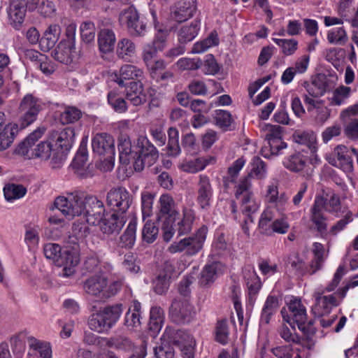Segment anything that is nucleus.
I'll return each mask as SVG.
<instances>
[{
  "instance_id": "0e129e2a",
  "label": "nucleus",
  "mask_w": 358,
  "mask_h": 358,
  "mask_svg": "<svg viewBox=\"0 0 358 358\" xmlns=\"http://www.w3.org/2000/svg\"><path fill=\"white\" fill-rule=\"evenodd\" d=\"M229 336L228 326L226 320L218 321L215 330L216 341L222 344L227 343Z\"/></svg>"
},
{
  "instance_id": "3c124183",
  "label": "nucleus",
  "mask_w": 358,
  "mask_h": 358,
  "mask_svg": "<svg viewBox=\"0 0 358 358\" xmlns=\"http://www.w3.org/2000/svg\"><path fill=\"white\" fill-rule=\"evenodd\" d=\"M95 26L91 21L84 22L80 26V34L82 40L86 43L94 41Z\"/></svg>"
},
{
  "instance_id": "de8ad7c7",
  "label": "nucleus",
  "mask_w": 358,
  "mask_h": 358,
  "mask_svg": "<svg viewBox=\"0 0 358 358\" xmlns=\"http://www.w3.org/2000/svg\"><path fill=\"white\" fill-rule=\"evenodd\" d=\"M313 252L314 254V259L310 264V267L313 268L310 274H314L317 270L322 268L324 262V249L322 244L320 243H315L313 244Z\"/></svg>"
},
{
  "instance_id": "aec40b11",
  "label": "nucleus",
  "mask_w": 358,
  "mask_h": 358,
  "mask_svg": "<svg viewBox=\"0 0 358 358\" xmlns=\"http://www.w3.org/2000/svg\"><path fill=\"white\" fill-rule=\"evenodd\" d=\"M117 148L120 152V163L124 165L132 163L134 166L136 149L132 150L131 142L128 135L122 134L120 135Z\"/></svg>"
},
{
  "instance_id": "39448f33",
  "label": "nucleus",
  "mask_w": 358,
  "mask_h": 358,
  "mask_svg": "<svg viewBox=\"0 0 358 358\" xmlns=\"http://www.w3.org/2000/svg\"><path fill=\"white\" fill-rule=\"evenodd\" d=\"M43 107L40 100L31 94H26L20 101L17 113L20 129H24L34 123Z\"/></svg>"
},
{
  "instance_id": "cd10ccee",
  "label": "nucleus",
  "mask_w": 358,
  "mask_h": 358,
  "mask_svg": "<svg viewBox=\"0 0 358 358\" xmlns=\"http://www.w3.org/2000/svg\"><path fill=\"white\" fill-rule=\"evenodd\" d=\"M60 28L57 24H51L43 33L39 41L41 50L48 52L52 49L59 39Z\"/></svg>"
},
{
  "instance_id": "c756f323",
  "label": "nucleus",
  "mask_w": 358,
  "mask_h": 358,
  "mask_svg": "<svg viewBox=\"0 0 358 358\" xmlns=\"http://www.w3.org/2000/svg\"><path fill=\"white\" fill-rule=\"evenodd\" d=\"M212 196V187L209 178L206 176H201L199 182L197 201L202 208L210 205Z\"/></svg>"
},
{
  "instance_id": "6ab92c4d",
  "label": "nucleus",
  "mask_w": 358,
  "mask_h": 358,
  "mask_svg": "<svg viewBox=\"0 0 358 358\" xmlns=\"http://www.w3.org/2000/svg\"><path fill=\"white\" fill-rule=\"evenodd\" d=\"M143 72L141 69L131 64H125L122 66L119 73H115L113 80L116 82L120 87H126L129 83L127 80H137L142 78Z\"/></svg>"
},
{
  "instance_id": "72a5a7b5",
  "label": "nucleus",
  "mask_w": 358,
  "mask_h": 358,
  "mask_svg": "<svg viewBox=\"0 0 358 358\" xmlns=\"http://www.w3.org/2000/svg\"><path fill=\"white\" fill-rule=\"evenodd\" d=\"M315 299V310H317L318 314L321 315L329 313L332 307L338 305L334 295L322 296L321 294L318 293Z\"/></svg>"
},
{
  "instance_id": "13d9d810",
  "label": "nucleus",
  "mask_w": 358,
  "mask_h": 358,
  "mask_svg": "<svg viewBox=\"0 0 358 358\" xmlns=\"http://www.w3.org/2000/svg\"><path fill=\"white\" fill-rule=\"evenodd\" d=\"M193 220L194 217L190 211L184 213L182 220L179 221L176 226L179 236L185 234L191 231Z\"/></svg>"
},
{
  "instance_id": "dca6fc26",
  "label": "nucleus",
  "mask_w": 358,
  "mask_h": 358,
  "mask_svg": "<svg viewBox=\"0 0 358 358\" xmlns=\"http://www.w3.org/2000/svg\"><path fill=\"white\" fill-rule=\"evenodd\" d=\"M126 222L124 215L113 212L112 214L104 215L100 224L101 231L106 234H118Z\"/></svg>"
},
{
  "instance_id": "4be33fe9",
  "label": "nucleus",
  "mask_w": 358,
  "mask_h": 358,
  "mask_svg": "<svg viewBox=\"0 0 358 358\" xmlns=\"http://www.w3.org/2000/svg\"><path fill=\"white\" fill-rule=\"evenodd\" d=\"M196 9V0H181L178 2L175 10L171 13V17L180 23L192 17Z\"/></svg>"
},
{
  "instance_id": "774afa93",
  "label": "nucleus",
  "mask_w": 358,
  "mask_h": 358,
  "mask_svg": "<svg viewBox=\"0 0 358 358\" xmlns=\"http://www.w3.org/2000/svg\"><path fill=\"white\" fill-rule=\"evenodd\" d=\"M171 280L164 275H157L153 281V289L157 294H165L169 288Z\"/></svg>"
},
{
  "instance_id": "f8f14e48",
  "label": "nucleus",
  "mask_w": 358,
  "mask_h": 358,
  "mask_svg": "<svg viewBox=\"0 0 358 358\" xmlns=\"http://www.w3.org/2000/svg\"><path fill=\"white\" fill-rule=\"evenodd\" d=\"M356 152L357 150L355 148L338 145L334 150L333 157H328L329 163L341 168L345 173L352 172L354 169L352 155Z\"/></svg>"
},
{
  "instance_id": "ddd939ff",
  "label": "nucleus",
  "mask_w": 358,
  "mask_h": 358,
  "mask_svg": "<svg viewBox=\"0 0 358 358\" xmlns=\"http://www.w3.org/2000/svg\"><path fill=\"white\" fill-rule=\"evenodd\" d=\"M195 312L193 306L187 299L176 298L169 308V315L176 324L189 322L194 317Z\"/></svg>"
},
{
  "instance_id": "c85d7f7f",
  "label": "nucleus",
  "mask_w": 358,
  "mask_h": 358,
  "mask_svg": "<svg viewBox=\"0 0 358 358\" xmlns=\"http://www.w3.org/2000/svg\"><path fill=\"white\" fill-rule=\"evenodd\" d=\"M308 158L299 152L289 155L284 161L285 167L294 173H299L307 166Z\"/></svg>"
},
{
  "instance_id": "e2e57ef3",
  "label": "nucleus",
  "mask_w": 358,
  "mask_h": 358,
  "mask_svg": "<svg viewBox=\"0 0 358 358\" xmlns=\"http://www.w3.org/2000/svg\"><path fill=\"white\" fill-rule=\"evenodd\" d=\"M43 252L47 259H52L54 262H58L62 257L61 247L56 243H48L44 245Z\"/></svg>"
},
{
  "instance_id": "2f4dec72",
  "label": "nucleus",
  "mask_w": 358,
  "mask_h": 358,
  "mask_svg": "<svg viewBox=\"0 0 358 358\" xmlns=\"http://www.w3.org/2000/svg\"><path fill=\"white\" fill-rule=\"evenodd\" d=\"M116 38L114 31L110 29H102L98 34V44L101 52H112L115 47Z\"/></svg>"
},
{
  "instance_id": "8fccbe9b",
  "label": "nucleus",
  "mask_w": 358,
  "mask_h": 358,
  "mask_svg": "<svg viewBox=\"0 0 358 358\" xmlns=\"http://www.w3.org/2000/svg\"><path fill=\"white\" fill-rule=\"evenodd\" d=\"M158 227L154 222H147L142 230V238L147 243H152L157 238Z\"/></svg>"
},
{
  "instance_id": "423d86ee",
  "label": "nucleus",
  "mask_w": 358,
  "mask_h": 358,
  "mask_svg": "<svg viewBox=\"0 0 358 358\" xmlns=\"http://www.w3.org/2000/svg\"><path fill=\"white\" fill-rule=\"evenodd\" d=\"M135 149L134 168L136 171H142L145 165L150 166L158 159L157 150L145 136H141L138 138Z\"/></svg>"
},
{
  "instance_id": "473e14b6",
  "label": "nucleus",
  "mask_w": 358,
  "mask_h": 358,
  "mask_svg": "<svg viewBox=\"0 0 358 358\" xmlns=\"http://www.w3.org/2000/svg\"><path fill=\"white\" fill-rule=\"evenodd\" d=\"M221 264L219 262H213L204 266L200 273L199 283L202 287H208L214 282Z\"/></svg>"
},
{
  "instance_id": "58836bf2",
  "label": "nucleus",
  "mask_w": 358,
  "mask_h": 358,
  "mask_svg": "<svg viewBox=\"0 0 358 358\" xmlns=\"http://www.w3.org/2000/svg\"><path fill=\"white\" fill-rule=\"evenodd\" d=\"M122 310V304L116 303L113 306H106L103 310H100V312L103 315L104 318H106L110 327L112 328L119 320Z\"/></svg>"
},
{
  "instance_id": "412c9836",
  "label": "nucleus",
  "mask_w": 358,
  "mask_h": 358,
  "mask_svg": "<svg viewBox=\"0 0 358 358\" xmlns=\"http://www.w3.org/2000/svg\"><path fill=\"white\" fill-rule=\"evenodd\" d=\"M303 85L309 96L319 97L323 96L327 92L329 80L324 74L319 73L313 78L311 83L304 82Z\"/></svg>"
},
{
  "instance_id": "6e6552de",
  "label": "nucleus",
  "mask_w": 358,
  "mask_h": 358,
  "mask_svg": "<svg viewBox=\"0 0 358 358\" xmlns=\"http://www.w3.org/2000/svg\"><path fill=\"white\" fill-rule=\"evenodd\" d=\"M207 231L206 227H201L194 236L183 238L171 244L169 247V251L172 253L185 251V254L189 256L196 255L203 247Z\"/></svg>"
},
{
  "instance_id": "bb28decb",
  "label": "nucleus",
  "mask_w": 358,
  "mask_h": 358,
  "mask_svg": "<svg viewBox=\"0 0 358 358\" xmlns=\"http://www.w3.org/2000/svg\"><path fill=\"white\" fill-rule=\"evenodd\" d=\"M25 13V0H13L11 2L8 15L11 20V24L16 29L20 28L24 21Z\"/></svg>"
},
{
  "instance_id": "5fc2aeb1",
  "label": "nucleus",
  "mask_w": 358,
  "mask_h": 358,
  "mask_svg": "<svg viewBox=\"0 0 358 358\" xmlns=\"http://www.w3.org/2000/svg\"><path fill=\"white\" fill-rule=\"evenodd\" d=\"M273 41L282 48V52L285 55H291L297 49L298 42L294 39L273 38Z\"/></svg>"
},
{
  "instance_id": "864d4df0",
  "label": "nucleus",
  "mask_w": 358,
  "mask_h": 358,
  "mask_svg": "<svg viewBox=\"0 0 358 358\" xmlns=\"http://www.w3.org/2000/svg\"><path fill=\"white\" fill-rule=\"evenodd\" d=\"M327 39L330 43L343 45L347 42L348 36L345 29L343 27H339L329 31Z\"/></svg>"
},
{
  "instance_id": "7c9ffc66",
  "label": "nucleus",
  "mask_w": 358,
  "mask_h": 358,
  "mask_svg": "<svg viewBox=\"0 0 358 358\" xmlns=\"http://www.w3.org/2000/svg\"><path fill=\"white\" fill-rule=\"evenodd\" d=\"M19 132L17 124L9 123L0 130V151L8 148Z\"/></svg>"
},
{
  "instance_id": "20e7f679",
  "label": "nucleus",
  "mask_w": 358,
  "mask_h": 358,
  "mask_svg": "<svg viewBox=\"0 0 358 358\" xmlns=\"http://www.w3.org/2000/svg\"><path fill=\"white\" fill-rule=\"evenodd\" d=\"M51 138L55 142L57 148L50 163L53 169H57L66 160L67 153L73 145L75 138L74 129L68 127L60 131H54L51 134Z\"/></svg>"
},
{
  "instance_id": "393cba45",
  "label": "nucleus",
  "mask_w": 358,
  "mask_h": 358,
  "mask_svg": "<svg viewBox=\"0 0 358 358\" xmlns=\"http://www.w3.org/2000/svg\"><path fill=\"white\" fill-rule=\"evenodd\" d=\"M166 37L163 33H159L151 44H148L143 50V58L146 66L152 63L157 53L162 50L165 45Z\"/></svg>"
},
{
  "instance_id": "9d476101",
  "label": "nucleus",
  "mask_w": 358,
  "mask_h": 358,
  "mask_svg": "<svg viewBox=\"0 0 358 358\" xmlns=\"http://www.w3.org/2000/svg\"><path fill=\"white\" fill-rule=\"evenodd\" d=\"M132 196L124 187L119 186L110 189L106 196V203L114 212L124 215L131 203Z\"/></svg>"
},
{
  "instance_id": "c03bdc74",
  "label": "nucleus",
  "mask_w": 358,
  "mask_h": 358,
  "mask_svg": "<svg viewBox=\"0 0 358 358\" xmlns=\"http://www.w3.org/2000/svg\"><path fill=\"white\" fill-rule=\"evenodd\" d=\"M82 117V112L74 106H66L61 113L59 120L62 124H73L78 121Z\"/></svg>"
},
{
  "instance_id": "338daca9",
  "label": "nucleus",
  "mask_w": 358,
  "mask_h": 358,
  "mask_svg": "<svg viewBox=\"0 0 358 358\" xmlns=\"http://www.w3.org/2000/svg\"><path fill=\"white\" fill-rule=\"evenodd\" d=\"M166 64L164 60H155L152 63L147 65L151 78L159 82V76L163 70L166 69Z\"/></svg>"
},
{
  "instance_id": "603ef678",
  "label": "nucleus",
  "mask_w": 358,
  "mask_h": 358,
  "mask_svg": "<svg viewBox=\"0 0 358 358\" xmlns=\"http://www.w3.org/2000/svg\"><path fill=\"white\" fill-rule=\"evenodd\" d=\"M108 101L111 107L117 113H124L127 109V103L124 99L115 92H110L108 93Z\"/></svg>"
},
{
  "instance_id": "4c0bfd02",
  "label": "nucleus",
  "mask_w": 358,
  "mask_h": 358,
  "mask_svg": "<svg viewBox=\"0 0 358 358\" xmlns=\"http://www.w3.org/2000/svg\"><path fill=\"white\" fill-rule=\"evenodd\" d=\"M279 307V301L276 296H268L266 300L261 314V322L268 324L273 314Z\"/></svg>"
},
{
  "instance_id": "5701e85b",
  "label": "nucleus",
  "mask_w": 358,
  "mask_h": 358,
  "mask_svg": "<svg viewBox=\"0 0 358 358\" xmlns=\"http://www.w3.org/2000/svg\"><path fill=\"white\" fill-rule=\"evenodd\" d=\"M125 87L126 98L134 106H138L146 101V94L143 92V85L140 80L131 81Z\"/></svg>"
},
{
  "instance_id": "4d7b16f0",
  "label": "nucleus",
  "mask_w": 358,
  "mask_h": 358,
  "mask_svg": "<svg viewBox=\"0 0 358 358\" xmlns=\"http://www.w3.org/2000/svg\"><path fill=\"white\" fill-rule=\"evenodd\" d=\"M351 89L350 87L341 85L334 91V95L331 98V104L340 106L344 101L349 97Z\"/></svg>"
},
{
  "instance_id": "69168bd1",
  "label": "nucleus",
  "mask_w": 358,
  "mask_h": 358,
  "mask_svg": "<svg viewBox=\"0 0 358 358\" xmlns=\"http://www.w3.org/2000/svg\"><path fill=\"white\" fill-rule=\"evenodd\" d=\"M245 278L246 279V284L250 294H257L259 289H260L261 283L255 271H252V272L248 271V278H247V275L245 273Z\"/></svg>"
},
{
  "instance_id": "b1692460",
  "label": "nucleus",
  "mask_w": 358,
  "mask_h": 358,
  "mask_svg": "<svg viewBox=\"0 0 358 358\" xmlns=\"http://www.w3.org/2000/svg\"><path fill=\"white\" fill-rule=\"evenodd\" d=\"M162 338L166 340L171 345L173 344L184 348H186L187 345L191 346L192 343V338L189 334L182 330L171 327L166 329Z\"/></svg>"
},
{
  "instance_id": "052dcab7",
  "label": "nucleus",
  "mask_w": 358,
  "mask_h": 358,
  "mask_svg": "<svg viewBox=\"0 0 358 358\" xmlns=\"http://www.w3.org/2000/svg\"><path fill=\"white\" fill-rule=\"evenodd\" d=\"M272 216L269 212H264L262 214L259 222V229L260 233L266 235L272 234L273 222H271Z\"/></svg>"
},
{
  "instance_id": "c9c22d12",
  "label": "nucleus",
  "mask_w": 358,
  "mask_h": 358,
  "mask_svg": "<svg viewBox=\"0 0 358 358\" xmlns=\"http://www.w3.org/2000/svg\"><path fill=\"white\" fill-rule=\"evenodd\" d=\"M103 340L107 347L117 350L130 351L134 346V343L124 336L119 335Z\"/></svg>"
},
{
  "instance_id": "f704fd0d",
  "label": "nucleus",
  "mask_w": 358,
  "mask_h": 358,
  "mask_svg": "<svg viewBox=\"0 0 358 358\" xmlns=\"http://www.w3.org/2000/svg\"><path fill=\"white\" fill-rule=\"evenodd\" d=\"M200 21L194 20L189 25L182 26L178 31V41L180 44H185L192 41L198 34Z\"/></svg>"
},
{
  "instance_id": "e433bc0d",
  "label": "nucleus",
  "mask_w": 358,
  "mask_h": 358,
  "mask_svg": "<svg viewBox=\"0 0 358 358\" xmlns=\"http://www.w3.org/2000/svg\"><path fill=\"white\" fill-rule=\"evenodd\" d=\"M88 325L90 329L98 333H105L111 329L100 310L90 315Z\"/></svg>"
},
{
  "instance_id": "a211bd4d",
  "label": "nucleus",
  "mask_w": 358,
  "mask_h": 358,
  "mask_svg": "<svg viewBox=\"0 0 358 358\" xmlns=\"http://www.w3.org/2000/svg\"><path fill=\"white\" fill-rule=\"evenodd\" d=\"M79 51H76L75 45L61 41L55 50L52 52V56L58 62L69 64L73 59L79 56Z\"/></svg>"
},
{
  "instance_id": "a878e982",
  "label": "nucleus",
  "mask_w": 358,
  "mask_h": 358,
  "mask_svg": "<svg viewBox=\"0 0 358 358\" xmlns=\"http://www.w3.org/2000/svg\"><path fill=\"white\" fill-rule=\"evenodd\" d=\"M270 128L269 133L266 134V139L270 146L272 155H278L279 151L287 147V144L282 141V127L278 125H267Z\"/></svg>"
},
{
  "instance_id": "ea45409f",
  "label": "nucleus",
  "mask_w": 358,
  "mask_h": 358,
  "mask_svg": "<svg viewBox=\"0 0 358 358\" xmlns=\"http://www.w3.org/2000/svg\"><path fill=\"white\" fill-rule=\"evenodd\" d=\"M29 347L31 352L29 355L39 356L41 358L51 357V348L47 343H42L35 338L29 340Z\"/></svg>"
},
{
  "instance_id": "7ed1b4c3",
  "label": "nucleus",
  "mask_w": 358,
  "mask_h": 358,
  "mask_svg": "<svg viewBox=\"0 0 358 358\" xmlns=\"http://www.w3.org/2000/svg\"><path fill=\"white\" fill-rule=\"evenodd\" d=\"M160 210L157 222H162L163 238L166 242L171 240L174 231L173 224L179 218V213L175 208V202L169 194H162L159 199Z\"/></svg>"
},
{
  "instance_id": "a18cd8bd",
  "label": "nucleus",
  "mask_w": 358,
  "mask_h": 358,
  "mask_svg": "<svg viewBox=\"0 0 358 358\" xmlns=\"http://www.w3.org/2000/svg\"><path fill=\"white\" fill-rule=\"evenodd\" d=\"M27 192V189L22 185L8 184L3 188L5 199L8 201L19 199L23 197Z\"/></svg>"
},
{
  "instance_id": "4468645a",
  "label": "nucleus",
  "mask_w": 358,
  "mask_h": 358,
  "mask_svg": "<svg viewBox=\"0 0 358 358\" xmlns=\"http://www.w3.org/2000/svg\"><path fill=\"white\" fill-rule=\"evenodd\" d=\"M94 152L99 155L106 156L110 162L114 159L115 141L112 136L106 133L96 134L92 141Z\"/></svg>"
},
{
  "instance_id": "1a4fd4ad",
  "label": "nucleus",
  "mask_w": 358,
  "mask_h": 358,
  "mask_svg": "<svg viewBox=\"0 0 358 358\" xmlns=\"http://www.w3.org/2000/svg\"><path fill=\"white\" fill-rule=\"evenodd\" d=\"M85 201L86 196L82 197L71 194L68 197H57L54 205L64 216L71 219L75 216L84 215Z\"/></svg>"
},
{
  "instance_id": "09e8293b",
  "label": "nucleus",
  "mask_w": 358,
  "mask_h": 358,
  "mask_svg": "<svg viewBox=\"0 0 358 358\" xmlns=\"http://www.w3.org/2000/svg\"><path fill=\"white\" fill-rule=\"evenodd\" d=\"M154 352L157 358H173L175 355L172 345L162 338L161 343L155 348Z\"/></svg>"
},
{
  "instance_id": "49530a36",
  "label": "nucleus",
  "mask_w": 358,
  "mask_h": 358,
  "mask_svg": "<svg viewBox=\"0 0 358 358\" xmlns=\"http://www.w3.org/2000/svg\"><path fill=\"white\" fill-rule=\"evenodd\" d=\"M87 160V142L82 141L80 148L72 162L71 166L76 170L83 169Z\"/></svg>"
},
{
  "instance_id": "680f3d73",
  "label": "nucleus",
  "mask_w": 358,
  "mask_h": 358,
  "mask_svg": "<svg viewBox=\"0 0 358 358\" xmlns=\"http://www.w3.org/2000/svg\"><path fill=\"white\" fill-rule=\"evenodd\" d=\"M154 196L150 192H143L141 194V207L143 217H149L152 214Z\"/></svg>"
},
{
  "instance_id": "bf43d9fd",
  "label": "nucleus",
  "mask_w": 358,
  "mask_h": 358,
  "mask_svg": "<svg viewBox=\"0 0 358 358\" xmlns=\"http://www.w3.org/2000/svg\"><path fill=\"white\" fill-rule=\"evenodd\" d=\"M278 332L280 337L289 343L301 344V337L297 334L292 333L289 328L285 325L282 324L278 329Z\"/></svg>"
},
{
  "instance_id": "f3484780",
  "label": "nucleus",
  "mask_w": 358,
  "mask_h": 358,
  "mask_svg": "<svg viewBox=\"0 0 358 358\" xmlns=\"http://www.w3.org/2000/svg\"><path fill=\"white\" fill-rule=\"evenodd\" d=\"M106 285H108V279L106 276L94 275L85 280L84 289L88 294L96 296L103 301V294Z\"/></svg>"
},
{
  "instance_id": "f257e3e1",
  "label": "nucleus",
  "mask_w": 358,
  "mask_h": 358,
  "mask_svg": "<svg viewBox=\"0 0 358 358\" xmlns=\"http://www.w3.org/2000/svg\"><path fill=\"white\" fill-rule=\"evenodd\" d=\"M251 172L241 180L235 192L236 199L240 201L241 211L250 215L249 217L251 219L250 214L257 211L259 205L256 203L250 190V178L252 174H255L257 178H262L266 173V164L259 157L253 158Z\"/></svg>"
},
{
  "instance_id": "2eb2a0df",
  "label": "nucleus",
  "mask_w": 358,
  "mask_h": 358,
  "mask_svg": "<svg viewBox=\"0 0 358 358\" xmlns=\"http://www.w3.org/2000/svg\"><path fill=\"white\" fill-rule=\"evenodd\" d=\"M105 208L103 202L96 196H86L84 217L92 225L99 224L104 216Z\"/></svg>"
},
{
  "instance_id": "f03ea898",
  "label": "nucleus",
  "mask_w": 358,
  "mask_h": 358,
  "mask_svg": "<svg viewBox=\"0 0 358 358\" xmlns=\"http://www.w3.org/2000/svg\"><path fill=\"white\" fill-rule=\"evenodd\" d=\"M45 131L46 128L45 127H38L17 144L14 153L27 157L29 159L38 158L45 161L50 159L51 155H53L56 151V149H52V145L50 141H42L36 148H32L36 142L43 136Z\"/></svg>"
},
{
  "instance_id": "79ce46f5",
  "label": "nucleus",
  "mask_w": 358,
  "mask_h": 358,
  "mask_svg": "<svg viewBox=\"0 0 358 358\" xmlns=\"http://www.w3.org/2000/svg\"><path fill=\"white\" fill-rule=\"evenodd\" d=\"M136 52V45L127 38L121 39L117 46V55L120 58L127 60Z\"/></svg>"
},
{
  "instance_id": "6e6d98bb",
  "label": "nucleus",
  "mask_w": 358,
  "mask_h": 358,
  "mask_svg": "<svg viewBox=\"0 0 358 358\" xmlns=\"http://www.w3.org/2000/svg\"><path fill=\"white\" fill-rule=\"evenodd\" d=\"M217 44L218 38L217 35H214L213 33H211L210 35L205 40L195 43L192 48V52L200 53L205 51L212 45H216Z\"/></svg>"
},
{
  "instance_id": "0eeeda50",
  "label": "nucleus",
  "mask_w": 358,
  "mask_h": 358,
  "mask_svg": "<svg viewBox=\"0 0 358 358\" xmlns=\"http://www.w3.org/2000/svg\"><path fill=\"white\" fill-rule=\"evenodd\" d=\"M119 22L122 26L126 27L129 34L132 36L140 37L145 34L146 23L133 6L120 12Z\"/></svg>"
},
{
  "instance_id": "9b49d317",
  "label": "nucleus",
  "mask_w": 358,
  "mask_h": 358,
  "mask_svg": "<svg viewBox=\"0 0 358 358\" xmlns=\"http://www.w3.org/2000/svg\"><path fill=\"white\" fill-rule=\"evenodd\" d=\"M288 309L292 312L293 323L303 334L315 335L317 329L314 327L315 320L311 319L307 321L306 308L301 304L300 299H294L288 304Z\"/></svg>"
},
{
  "instance_id": "37998d69",
  "label": "nucleus",
  "mask_w": 358,
  "mask_h": 358,
  "mask_svg": "<svg viewBox=\"0 0 358 358\" xmlns=\"http://www.w3.org/2000/svg\"><path fill=\"white\" fill-rule=\"evenodd\" d=\"M168 136L167 155L176 157L180 153L178 130L175 127H170L168 130Z\"/></svg>"
},
{
  "instance_id": "a19ab883",
  "label": "nucleus",
  "mask_w": 358,
  "mask_h": 358,
  "mask_svg": "<svg viewBox=\"0 0 358 358\" xmlns=\"http://www.w3.org/2000/svg\"><path fill=\"white\" fill-rule=\"evenodd\" d=\"M136 231V220L132 219L124 234L120 237V245L122 248H131L135 242Z\"/></svg>"
}]
</instances>
